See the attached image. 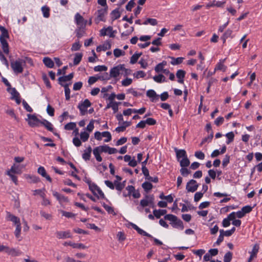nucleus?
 Wrapping results in <instances>:
<instances>
[{
    "mask_svg": "<svg viewBox=\"0 0 262 262\" xmlns=\"http://www.w3.org/2000/svg\"><path fill=\"white\" fill-rule=\"evenodd\" d=\"M7 217L8 218L9 220L13 222L14 224L16 226V229L14 231V234L15 237L18 238L20 237V231L21 229L20 223V219L18 217L11 214L9 212H8L7 214Z\"/></svg>",
    "mask_w": 262,
    "mask_h": 262,
    "instance_id": "1",
    "label": "nucleus"
},
{
    "mask_svg": "<svg viewBox=\"0 0 262 262\" xmlns=\"http://www.w3.org/2000/svg\"><path fill=\"white\" fill-rule=\"evenodd\" d=\"M126 190L128 191L127 193L125 191L123 192V196L125 198L132 195L134 198L138 199L141 196L139 190H136L135 187L132 185L127 186Z\"/></svg>",
    "mask_w": 262,
    "mask_h": 262,
    "instance_id": "2",
    "label": "nucleus"
},
{
    "mask_svg": "<svg viewBox=\"0 0 262 262\" xmlns=\"http://www.w3.org/2000/svg\"><path fill=\"white\" fill-rule=\"evenodd\" d=\"M107 13V8H100L98 9L95 13L96 15L95 18V21L96 24H98L100 21H105V16Z\"/></svg>",
    "mask_w": 262,
    "mask_h": 262,
    "instance_id": "3",
    "label": "nucleus"
},
{
    "mask_svg": "<svg viewBox=\"0 0 262 262\" xmlns=\"http://www.w3.org/2000/svg\"><path fill=\"white\" fill-rule=\"evenodd\" d=\"M121 71H125L126 74H127V69H125L124 64H119L117 66L114 67L110 71V74L109 76L111 78H116L118 77L120 74Z\"/></svg>",
    "mask_w": 262,
    "mask_h": 262,
    "instance_id": "4",
    "label": "nucleus"
},
{
    "mask_svg": "<svg viewBox=\"0 0 262 262\" xmlns=\"http://www.w3.org/2000/svg\"><path fill=\"white\" fill-rule=\"evenodd\" d=\"M11 67L15 73H21L23 72L22 60H17L11 62Z\"/></svg>",
    "mask_w": 262,
    "mask_h": 262,
    "instance_id": "5",
    "label": "nucleus"
},
{
    "mask_svg": "<svg viewBox=\"0 0 262 262\" xmlns=\"http://www.w3.org/2000/svg\"><path fill=\"white\" fill-rule=\"evenodd\" d=\"M91 103L88 99H85L83 102L80 103L78 105V108L80 111V114L82 116L84 115L87 112L88 107L91 105Z\"/></svg>",
    "mask_w": 262,
    "mask_h": 262,
    "instance_id": "6",
    "label": "nucleus"
},
{
    "mask_svg": "<svg viewBox=\"0 0 262 262\" xmlns=\"http://www.w3.org/2000/svg\"><path fill=\"white\" fill-rule=\"evenodd\" d=\"M28 124L31 127L38 126L40 124V121L35 115L28 114Z\"/></svg>",
    "mask_w": 262,
    "mask_h": 262,
    "instance_id": "7",
    "label": "nucleus"
},
{
    "mask_svg": "<svg viewBox=\"0 0 262 262\" xmlns=\"http://www.w3.org/2000/svg\"><path fill=\"white\" fill-rule=\"evenodd\" d=\"M199 187V185L195 180L192 179L189 181L186 186V189L187 192H194Z\"/></svg>",
    "mask_w": 262,
    "mask_h": 262,
    "instance_id": "8",
    "label": "nucleus"
},
{
    "mask_svg": "<svg viewBox=\"0 0 262 262\" xmlns=\"http://www.w3.org/2000/svg\"><path fill=\"white\" fill-rule=\"evenodd\" d=\"M7 91L10 92L12 95L11 99H15L17 104H19L20 103V99L19 98V94L15 88H8Z\"/></svg>",
    "mask_w": 262,
    "mask_h": 262,
    "instance_id": "9",
    "label": "nucleus"
},
{
    "mask_svg": "<svg viewBox=\"0 0 262 262\" xmlns=\"http://www.w3.org/2000/svg\"><path fill=\"white\" fill-rule=\"evenodd\" d=\"M101 152L108 153L109 154H114L118 152V150L115 148L110 147L107 145L101 146Z\"/></svg>",
    "mask_w": 262,
    "mask_h": 262,
    "instance_id": "10",
    "label": "nucleus"
},
{
    "mask_svg": "<svg viewBox=\"0 0 262 262\" xmlns=\"http://www.w3.org/2000/svg\"><path fill=\"white\" fill-rule=\"evenodd\" d=\"M75 19L78 25H80L81 27L85 26L87 20H84L83 17L79 13H77L76 14Z\"/></svg>",
    "mask_w": 262,
    "mask_h": 262,
    "instance_id": "11",
    "label": "nucleus"
},
{
    "mask_svg": "<svg viewBox=\"0 0 262 262\" xmlns=\"http://www.w3.org/2000/svg\"><path fill=\"white\" fill-rule=\"evenodd\" d=\"M130 225L132 227V228L134 229H135V230H136L139 234H141L142 235H143V236H145L148 237L153 238L152 236L150 234H149V233H147L146 232H145L143 230H142L141 228H140L136 224H135L134 223H130Z\"/></svg>",
    "mask_w": 262,
    "mask_h": 262,
    "instance_id": "12",
    "label": "nucleus"
},
{
    "mask_svg": "<svg viewBox=\"0 0 262 262\" xmlns=\"http://www.w3.org/2000/svg\"><path fill=\"white\" fill-rule=\"evenodd\" d=\"M6 172L17 174H20L22 173V171L19 165L15 164H13L11 168L8 170Z\"/></svg>",
    "mask_w": 262,
    "mask_h": 262,
    "instance_id": "13",
    "label": "nucleus"
},
{
    "mask_svg": "<svg viewBox=\"0 0 262 262\" xmlns=\"http://www.w3.org/2000/svg\"><path fill=\"white\" fill-rule=\"evenodd\" d=\"M0 42L2 45V48L4 53L8 54L9 53V45L6 39L0 37Z\"/></svg>",
    "mask_w": 262,
    "mask_h": 262,
    "instance_id": "14",
    "label": "nucleus"
},
{
    "mask_svg": "<svg viewBox=\"0 0 262 262\" xmlns=\"http://www.w3.org/2000/svg\"><path fill=\"white\" fill-rule=\"evenodd\" d=\"M101 149V146H99L94 148L93 150V155L98 162H101L102 160L100 156V153L102 152Z\"/></svg>",
    "mask_w": 262,
    "mask_h": 262,
    "instance_id": "15",
    "label": "nucleus"
},
{
    "mask_svg": "<svg viewBox=\"0 0 262 262\" xmlns=\"http://www.w3.org/2000/svg\"><path fill=\"white\" fill-rule=\"evenodd\" d=\"M57 237L59 239H64L67 238H71L72 236L70 231H57L56 232Z\"/></svg>",
    "mask_w": 262,
    "mask_h": 262,
    "instance_id": "16",
    "label": "nucleus"
},
{
    "mask_svg": "<svg viewBox=\"0 0 262 262\" xmlns=\"http://www.w3.org/2000/svg\"><path fill=\"white\" fill-rule=\"evenodd\" d=\"M146 95L147 97L151 98V101L152 102L159 100V95H158L156 92L153 90H148L146 92Z\"/></svg>",
    "mask_w": 262,
    "mask_h": 262,
    "instance_id": "17",
    "label": "nucleus"
},
{
    "mask_svg": "<svg viewBox=\"0 0 262 262\" xmlns=\"http://www.w3.org/2000/svg\"><path fill=\"white\" fill-rule=\"evenodd\" d=\"M37 172L42 177L45 178L49 182H52L51 178L47 173L46 171L43 167L40 166L37 169Z\"/></svg>",
    "mask_w": 262,
    "mask_h": 262,
    "instance_id": "18",
    "label": "nucleus"
},
{
    "mask_svg": "<svg viewBox=\"0 0 262 262\" xmlns=\"http://www.w3.org/2000/svg\"><path fill=\"white\" fill-rule=\"evenodd\" d=\"M63 245L64 246H70L72 247L73 248H78V249H86V247L84 246L83 244L81 243H74L72 242H66Z\"/></svg>",
    "mask_w": 262,
    "mask_h": 262,
    "instance_id": "19",
    "label": "nucleus"
},
{
    "mask_svg": "<svg viewBox=\"0 0 262 262\" xmlns=\"http://www.w3.org/2000/svg\"><path fill=\"white\" fill-rule=\"evenodd\" d=\"M53 195L57 199V200L60 203L69 202V199L67 197H66L65 196L62 194H60L57 192H53Z\"/></svg>",
    "mask_w": 262,
    "mask_h": 262,
    "instance_id": "20",
    "label": "nucleus"
},
{
    "mask_svg": "<svg viewBox=\"0 0 262 262\" xmlns=\"http://www.w3.org/2000/svg\"><path fill=\"white\" fill-rule=\"evenodd\" d=\"M73 76L74 73H71L68 75L60 77L58 78L59 84L61 85H64L62 82L71 80L73 78Z\"/></svg>",
    "mask_w": 262,
    "mask_h": 262,
    "instance_id": "21",
    "label": "nucleus"
},
{
    "mask_svg": "<svg viewBox=\"0 0 262 262\" xmlns=\"http://www.w3.org/2000/svg\"><path fill=\"white\" fill-rule=\"evenodd\" d=\"M186 72L183 70H179L176 73V76L178 78V82L183 84L184 83V78L185 77Z\"/></svg>",
    "mask_w": 262,
    "mask_h": 262,
    "instance_id": "22",
    "label": "nucleus"
},
{
    "mask_svg": "<svg viewBox=\"0 0 262 262\" xmlns=\"http://www.w3.org/2000/svg\"><path fill=\"white\" fill-rule=\"evenodd\" d=\"M174 151L176 152V157L178 160H179L181 158H185L187 157L186 152L184 149H178V148H175Z\"/></svg>",
    "mask_w": 262,
    "mask_h": 262,
    "instance_id": "23",
    "label": "nucleus"
},
{
    "mask_svg": "<svg viewBox=\"0 0 262 262\" xmlns=\"http://www.w3.org/2000/svg\"><path fill=\"white\" fill-rule=\"evenodd\" d=\"M111 48V44L109 41H106L105 43H104L102 46H99L96 48V51L98 52H99L101 51H106L107 50L110 49Z\"/></svg>",
    "mask_w": 262,
    "mask_h": 262,
    "instance_id": "24",
    "label": "nucleus"
},
{
    "mask_svg": "<svg viewBox=\"0 0 262 262\" xmlns=\"http://www.w3.org/2000/svg\"><path fill=\"white\" fill-rule=\"evenodd\" d=\"M6 253L12 256H17L21 254V252L15 248H10L8 247Z\"/></svg>",
    "mask_w": 262,
    "mask_h": 262,
    "instance_id": "25",
    "label": "nucleus"
},
{
    "mask_svg": "<svg viewBox=\"0 0 262 262\" xmlns=\"http://www.w3.org/2000/svg\"><path fill=\"white\" fill-rule=\"evenodd\" d=\"M92 151V147L90 146L84 150V153L82 154V158L85 161H88L90 159Z\"/></svg>",
    "mask_w": 262,
    "mask_h": 262,
    "instance_id": "26",
    "label": "nucleus"
},
{
    "mask_svg": "<svg viewBox=\"0 0 262 262\" xmlns=\"http://www.w3.org/2000/svg\"><path fill=\"white\" fill-rule=\"evenodd\" d=\"M40 124L43 125L48 130L53 132L54 128L53 127V125L48 120L43 119L41 122H40Z\"/></svg>",
    "mask_w": 262,
    "mask_h": 262,
    "instance_id": "27",
    "label": "nucleus"
},
{
    "mask_svg": "<svg viewBox=\"0 0 262 262\" xmlns=\"http://www.w3.org/2000/svg\"><path fill=\"white\" fill-rule=\"evenodd\" d=\"M170 224L173 228H179L181 230H183L184 229L183 222L181 220L179 219L178 217L175 222H174L173 223H170Z\"/></svg>",
    "mask_w": 262,
    "mask_h": 262,
    "instance_id": "28",
    "label": "nucleus"
},
{
    "mask_svg": "<svg viewBox=\"0 0 262 262\" xmlns=\"http://www.w3.org/2000/svg\"><path fill=\"white\" fill-rule=\"evenodd\" d=\"M43 62L45 65L49 68H52L54 66V63L53 60L48 57H45L43 59Z\"/></svg>",
    "mask_w": 262,
    "mask_h": 262,
    "instance_id": "29",
    "label": "nucleus"
},
{
    "mask_svg": "<svg viewBox=\"0 0 262 262\" xmlns=\"http://www.w3.org/2000/svg\"><path fill=\"white\" fill-rule=\"evenodd\" d=\"M167 212L165 209H155L153 211V214L157 219H160L162 215H165Z\"/></svg>",
    "mask_w": 262,
    "mask_h": 262,
    "instance_id": "30",
    "label": "nucleus"
},
{
    "mask_svg": "<svg viewBox=\"0 0 262 262\" xmlns=\"http://www.w3.org/2000/svg\"><path fill=\"white\" fill-rule=\"evenodd\" d=\"M112 19L114 20L120 17L121 14L119 12V8L114 10L111 13Z\"/></svg>",
    "mask_w": 262,
    "mask_h": 262,
    "instance_id": "31",
    "label": "nucleus"
},
{
    "mask_svg": "<svg viewBox=\"0 0 262 262\" xmlns=\"http://www.w3.org/2000/svg\"><path fill=\"white\" fill-rule=\"evenodd\" d=\"M232 33V31L230 29L227 30L224 33L223 36L221 37V39L223 40V43H224L226 42V39L231 36V34Z\"/></svg>",
    "mask_w": 262,
    "mask_h": 262,
    "instance_id": "32",
    "label": "nucleus"
},
{
    "mask_svg": "<svg viewBox=\"0 0 262 262\" xmlns=\"http://www.w3.org/2000/svg\"><path fill=\"white\" fill-rule=\"evenodd\" d=\"M142 187L144 189V191L146 192H148L149 190H150L153 186L151 183L148 182H145L142 184Z\"/></svg>",
    "mask_w": 262,
    "mask_h": 262,
    "instance_id": "33",
    "label": "nucleus"
},
{
    "mask_svg": "<svg viewBox=\"0 0 262 262\" xmlns=\"http://www.w3.org/2000/svg\"><path fill=\"white\" fill-rule=\"evenodd\" d=\"M82 57V54L81 53H77L75 54L74 58L73 63L74 65H78L81 61Z\"/></svg>",
    "mask_w": 262,
    "mask_h": 262,
    "instance_id": "34",
    "label": "nucleus"
},
{
    "mask_svg": "<svg viewBox=\"0 0 262 262\" xmlns=\"http://www.w3.org/2000/svg\"><path fill=\"white\" fill-rule=\"evenodd\" d=\"M142 55V53H135L133 55H132V56L130 57V63L131 64H135L136 63L139 58Z\"/></svg>",
    "mask_w": 262,
    "mask_h": 262,
    "instance_id": "35",
    "label": "nucleus"
},
{
    "mask_svg": "<svg viewBox=\"0 0 262 262\" xmlns=\"http://www.w3.org/2000/svg\"><path fill=\"white\" fill-rule=\"evenodd\" d=\"M99 188V187L95 183L90 184V190L92 192L94 195L97 196L98 198H99V196L97 195L96 191L97 189H98Z\"/></svg>",
    "mask_w": 262,
    "mask_h": 262,
    "instance_id": "36",
    "label": "nucleus"
},
{
    "mask_svg": "<svg viewBox=\"0 0 262 262\" xmlns=\"http://www.w3.org/2000/svg\"><path fill=\"white\" fill-rule=\"evenodd\" d=\"M153 79L158 83H161L162 82L165 81V77L162 74H159L158 75L155 76L153 77Z\"/></svg>",
    "mask_w": 262,
    "mask_h": 262,
    "instance_id": "37",
    "label": "nucleus"
},
{
    "mask_svg": "<svg viewBox=\"0 0 262 262\" xmlns=\"http://www.w3.org/2000/svg\"><path fill=\"white\" fill-rule=\"evenodd\" d=\"M42 79L46 84V86L48 89L51 88V84L50 82L49 78H48L47 75L45 73H43L42 74Z\"/></svg>",
    "mask_w": 262,
    "mask_h": 262,
    "instance_id": "38",
    "label": "nucleus"
},
{
    "mask_svg": "<svg viewBox=\"0 0 262 262\" xmlns=\"http://www.w3.org/2000/svg\"><path fill=\"white\" fill-rule=\"evenodd\" d=\"M180 164L182 167H186L189 165L190 161L187 157H186L180 161Z\"/></svg>",
    "mask_w": 262,
    "mask_h": 262,
    "instance_id": "39",
    "label": "nucleus"
},
{
    "mask_svg": "<svg viewBox=\"0 0 262 262\" xmlns=\"http://www.w3.org/2000/svg\"><path fill=\"white\" fill-rule=\"evenodd\" d=\"M172 61L170 62V63L172 65H177L183 62V60L184 59V58L183 57H178V58H174L171 57Z\"/></svg>",
    "mask_w": 262,
    "mask_h": 262,
    "instance_id": "40",
    "label": "nucleus"
},
{
    "mask_svg": "<svg viewBox=\"0 0 262 262\" xmlns=\"http://www.w3.org/2000/svg\"><path fill=\"white\" fill-rule=\"evenodd\" d=\"M62 86L64 88L66 99L67 100H69L70 99V89L69 88V85L68 84H66Z\"/></svg>",
    "mask_w": 262,
    "mask_h": 262,
    "instance_id": "41",
    "label": "nucleus"
},
{
    "mask_svg": "<svg viewBox=\"0 0 262 262\" xmlns=\"http://www.w3.org/2000/svg\"><path fill=\"white\" fill-rule=\"evenodd\" d=\"M226 137L228 139V140L226 142V143L227 144H229L233 141L234 138V134L233 132H230L226 134Z\"/></svg>",
    "mask_w": 262,
    "mask_h": 262,
    "instance_id": "42",
    "label": "nucleus"
},
{
    "mask_svg": "<svg viewBox=\"0 0 262 262\" xmlns=\"http://www.w3.org/2000/svg\"><path fill=\"white\" fill-rule=\"evenodd\" d=\"M143 24L145 25L149 24L152 26H156L157 25L158 21L157 19L155 18H148Z\"/></svg>",
    "mask_w": 262,
    "mask_h": 262,
    "instance_id": "43",
    "label": "nucleus"
},
{
    "mask_svg": "<svg viewBox=\"0 0 262 262\" xmlns=\"http://www.w3.org/2000/svg\"><path fill=\"white\" fill-rule=\"evenodd\" d=\"M41 11L45 17L48 18L50 16V8L48 7L43 6Z\"/></svg>",
    "mask_w": 262,
    "mask_h": 262,
    "instance_id": "44",
    "label": "nucleus"
},
{
    "mask_svg": "<svg viewBox=\"0 0 262 262\" xmlns=\"http://www.w3.org/2000/svg\"><path fill=\"white\" fill-rule=\"evenodd\" d=\"M177 216L171 214H166L164 216V219L171 221V223H173L177 220Z\"/></svg>",
    "mask_w": 262,
    "mask_h": 262,
    "instance_id": "45",
    "label": "nucleus"
},
{
    "mask_svg": "<svg viewBox=\"0 0 262 262\" xmlns=\"http://www.w3.org/2000/svg\"><path fill=\"white\" fill-rule=\"evenodd\" d=\"M80 136L81 141L84 142L88 140L90 135L87 132H81Z\"/></svg>",
    "mask_w": 262,
    "mask_h": 262,
    "instance_id": "46",
    "label": "nucleus"
},
{
    "mask_svg": "<svg viewBox=\"0 0 262 262\" xmlns=\"http://www.w3.org/2000/svg\"><path fill=\"white\" fill-rule=\"evenodd\" d=\"M213 137V132H211L210 133V134L207 137L205 138H204L201 143L200 144V146H202L205 142L207 141H210L212 139Z\"/></svg>",
    "mask_w": 262,
    "mask_h": 262,
    "instance_id": "47",
    "label": "nucleus"
},
{
    "mask_svg": "<svg viewBox=\"0 0 262 262\" xmlns=\"http://www.w3.org/2000/svg\"><path fill=\"white\" fill-rule=\"evenodd\" d=\"M76 126L75 122H70L64 125V129L68 130L74 129Z\"/></svg>",
    "mask_w": 262,
    "mask_h": 262,
    "instance_id": "48",
    "label": "nucleus"
},
{
    "mask_svg": "<svg viewBox=\"0 0 262 262\" xmlns=\"http://www.w3.org/2000/svg\"><path fill=\"white\" fill-rule=\"evenodd\" d=\"M102 136L103 137H106V139L104 140L105 142H108L110 141L112 139V136L110 132H103L102 133Z\"/></svg>",
    "mask_w": 262,
    "mask_h": 262,
    "instance_id": "49",
    "label": "nucleus"
},
{
    "mask_svg": "<svg viewBox=\"0 0 262 262\" xmlns=\"http://www.w3.org/2000/svg\"><path fill=\"white\" fill-rule=\"evenodd\" d=\"M26 178L30 179L31 182L34 183H36L40 182L39 178L36 176L28 175Z\"/></svg>",
    "mask_w": 262,
    "mask_h": 262,
    "instance_id": "50",
    "label": "nucleus"
},
{
    "mask_svg": "<svg viewBox=\"0 0 262 262\" xmlns=\"http://www.w3.org/2000/svg\"><path fill=\"white\" fill-rule=\"evenodd\" d=\"M76 36L79 38H81L83 34L84 33V31L83 30V27H80L78 29L76 30Z\"/></svg>",
    "mask_w": 262,
    "mask_h": 262,
    "instance_id": "51",
    "label": "nucleus"
},
{
    "mask_svg": "<svg viewBox=\"0 0 262 262\" xmlns=\"http://www.w3.org/2000/svg\"><path fill=\"white\" fill-rule=\"evenodd\" d=\"M259 248V245L257 244H255L253 247L252 251L249 252L250 254L256 257L257 254L258 252Z\"/></svg>",
    "mask_w": 262,
    "mask_h": 262,
    "instance_id": "52",
    "label": "nucleus"
},
{
    "mask_svg": "<svg viewBox=\"0 0 262 262\" xmlns=\"http://www.w3.org/2000/svg\"><path fill=\"white\" fill-rule=\"evenodd\" d=\"M232 257V253L229 251L227 252L224 257V262H230Z\"/></svg>",
    "mask_w": 262,
    "mask_h": 262,
    "instance_id": "53",
    "label": "nucleus"
},
{
    "mask_svg": "<svg viewBox=\"0 0 262 262\" xmlns=\"http://www.w3.org/2000/svg\"><path fill=\"white\" fill-rule=\"evenodd\" d=\"M94 70L95 72L106 71L107 68L105 66H97L94 67Z\"/></svg>",
    "mask_w": 262,
    "mask_h": 262,
    "instance_id": "54",
    "label": "nucleus"
},
{
    "mask_svg": "<svg viewBox=\"0 0 262 262\" xmlns=\"http://www.w3.org/2000/svg\"><path fill=\"white\" fill-rule=\"evenodd\" d=\"M181 174L184 177H187L191 173V171L186 167H182L180 169Z\"/></svg>",
    "mask_w": 262,
    "mask_h": 262,
    "instance_id": "55",
    "label": "nucleus"
},
{
    "mask_svg": "<svg viewBox=\"0 0 262 262\" xmlns=\"http://www.w3.org/2000/svg\"><path fill=\"white\" fill-rule=\"evenodd\" d=\"M6 174L10 177L12 181L14 183V184L15 185H17V184H18L17 177V176H16L15 175V174L7 172H6Z\"/></svg>",
    "mask_w": 262,
    "mask_h": 262,
    "instance_id": "56",
    "label": "nucleus"
},
{
    "mask_svg": "<svg viewBox=\"0 0 262 262\" xmlns=\"http://www.w3.org/2000/svg\"><path fill=\"white\" fill-rule=\"evenodd\" d=\"M81 47V45L80 44L79 41L78 40L77 42H75L73 44L71 50L73 51H76L79 50Z\"/></svg>",
    "mask_w": 262,
    "mask_h": 262,
    "instance_id": "57",
    "label": "nucleus"
},
{
    "mask_svg": "<svg viewBox=\"0 0 262 262\" xmlns=\"http://www.w3.org/2000/svg\"><path fill=\"white\" fill-rule=\"evenodd\" d=\"M125 52L119 49H115L114 50V55L116 57H119L121 55H124Z\"/></svg>",
    "mask_w": 262,
    "mask_h": 262,
    "instance_id": "58",
    "label": "nucleus"
},
{
    "mask_svg": "<svg viewBox=\"0 0 262 262\" xmlns=\"http://www.w3.org/2000/svg\"><path fill=\"white\" fill-rule=\"evenodd\" d=\"M146 74L143 71H139L134 74V77L138 79L139 78H143L145 76Z\"/></svg>",
    "mask_w": 262,
    "mask_h": 262,
    "instance_id": "59",
    "label": "nucleus"
},
{
    "mask_svg": "<svg viewBox=\"0 0 262 262\" xmlns=\"http://www.w3.org/2000/svg\"><path fill=\"white\" fill-rule=\"evenodd\" d=\"M60 211L63 216H64L68 218H71L75 216V214L72 212H67L62 210H60Z\"/></svg>",
    "mask_w": 262,
    "mask_h": 262,
    "instance_id": "60",
    "label": "nucleus"
},
{
    "mask_svg": "<svg viewBox=\"0 0 262 262\" xmlns=\"http://www.w3.org/2000/svg\"><path fill=\"white\" fill-rule=\"evenodd\" d=\"M252 208H253L252 207H251L249 205H247V206L243 207L242 208V210L243 212H244V214L245 215L246 213H250L252 211Z\"/></svg>",
    "mask_w": 262,
    "mask_h": 262,
    "instance_id": "61",
    "label": "nucleus"
},
{
    "mask_svg": "<svg viewBox=\"0 0 262 262\" xmlns=\"http://www.w3.org/2000/svg\"><path fill=\"white\" fill-rule=\"evenodd\" d=\"M135 5V3L134 1L130 0L126 6V9L128 11H131Z\"/></svg>",
    "mask_w": 262,
    "mask_h": 262,
    "instance_id": "62",
    "label": "nucleus"
},
{
    "mask_svg": "<svg viewBox=\"0 0 262 262\" xmlns=\"http://www.w3.org/2000/svg\"><path fill=\"white\" fill-rule=\"evenodd\" d=\"M132 79L131 78H126L123 80L121 82L122 85L124 86H126L130 85L132 83Z\"/></svg>",
    "mask_w": 262,
    "mask_h": 262,
    "instance_id": "63",
    "label": "nucleus"
},
{
    "mask_svg": "<svg viewBox=\"0 0 262 262\" xmlns=\"http://www.w3.org/2000/svg\"><path fill=\"white\" fill-rule=\"evenodd\" d=\"M81 140L79 139L78 137H74L73 139V143L76 147H79L81 145Z\"/></svg>",
    "mask_w": 262,
    "mask_h": 262,
    "instance_id": "64",
    "label": "nucleus"
}]
</instances>
